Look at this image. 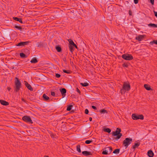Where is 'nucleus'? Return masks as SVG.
<instances>
[{"label":"nucleus","mask_w":157,"mask_h":157,"mask_svg":"<svg viewBox=\"0 0 157 157\" xmlns=\"http://www.w3.org/2000/svg\"><path fill=\"white\" fill-rule=\"evenodd\" d=\"M120 149H115L113 152V153L114 154H117L119 153Z\"/></svg>","instance_id":"obj_33"},{"label":"nucleus","mask_w":157,"mask_h":157,"mask_svg":"<svg viewBox=\"0 0 157 157\" xmlns=\"http://www.w3.org/2000/svg\"><path fill=\"white\" fill-rule=\"evenodd\" d=\"M85 113L86 114H88L89 113V110L87 109H86L85 110Z\"/></svg>","instance_id":"obj_42"},{"label":"nucleus","mask_w":157,"mask_h":157,"mask_svg":"<svg viewBox=\"0 0 157 157\" xmlns=\"http://www.w3.org/2000/svg\"><path fill=\"white\" fill-rule=\"evenodd\" d=\"M13 19L16 21H19L20 23L21 24L23 23V22L22 21V18H19L17 17H13Z\"/></svg>","instance_id":"obj_16"},{"label":"nucleus","mask_w":157,"mask_h":157,"mask_svg":"<svg viewBox=\"0 0 157 157\" xmlns=\"http://www.w3.org/2000/svg\"><path fill=\"white\" fill-rule=\"evenodd\" d=\"M104 132L110 133L111 132V130L109 128H104L103 129Z\"/></svg>","instance_id":"obj_26"},{"label":"nucleus","mask_w":157,"mask_h":157,"mask_svg":"<svg viewBox=\"0 0 157 157\" xmlns=\"http://www.w3.org/2000/svg\"><path fill=\"white\" fill-rule=\"evenodd\" d=\"M43 98L45 101H47L49 99V97L45 94H44L43 95Z\"/></svg>","instance_id":"obj_21"},{"label":"nucleus","mask_w":157,"mask_h":157,"mask_svg":"<svg viewBox=\"0 0 157 157\" xmlns=\"http://www.w3.org/2000/svg\"><path fill=\"white\" fill-rule=\"evenodd\" d=\"M51 95L52 96H55V94L54 92L52 91L51 92Z\"/></svg>","instance_id":"obj_46"},{"label":"nucleus","mask_w":157,"mask_h":157,"mask_svg":"<svg viewBox=\"0 0 157 157\" xmlns=\"http://www.w3.org/2000/svg\"><path fill=\"white\" fill-rule=\"evenodd\" d=\"M154 44H155L157 45V40H154L151 41L150 42V45H153Z\"/></svg>","instance_id":"obj_32"},{"label":"nucleus","mask_w":157,"mask_h":157,"mask_svg":"<svg viewBox=\"0 0 157 157\" xmlns=\"http://www.w3.org/2000/svg\"><path fill=\"white\" fill-rule=\"evenodd\" d=\"M150 2L152 5H153L154 4V0H150Z\"/></svg>","instance_id":"obj_43"},{"label":"nucleus","mask_w":157,"mask_h":157,"mask_svg":"<svg viewBox=\"0 0 157 157\" xmlns=\"http://www.w3.org/2000/svg\"><path fill=\"white\" fill-rule=\"evenodd\" d=\"M122 58L127 60H131L133 59V56L131 54H124L122 55Z\"/></svg>","instance_id":"obj_6"},{"label":"nucleus","mask_w":157,"mask_h":157,"mask_svg":"<svg viewBox=\"0 0 157 157\" xmlns=\"http://www.w3.org/2000/svg\"><path fill=\"white\" fill-rule=\"evenodd\" d=\"M144 38L143 35H139L136 38V39L138 41H141Z\"/></svg>","instance_id":"obj_13"},{"label":"nucleus","mask_w":157,"mask_h":157,"mask_svg":"<svg viewBox=\"0 0 157 157\" xmlns=\"http://www.w3.org/2000/svg\"><path fill=\"white\" fill-rule=\"evenodd\" d=\"M102 154L106 155L108 154V151H107V149L103 151L102 152Z\"/></svg>","instance_id":"obj_36"},{"label":"nucleus","mask_w":157,"mask_h":157,"mask_svg":"<svg viewBox=\"0 0 157 157\" xmlns=\"http://www.w3.org/2000/svg\"><path fill=\"white\" fill-rule=\"evenodd\" d=\"M29 42V41L21 42L18 43L16 45L18 46H24L25 45H27Z\"/></svg>","instance_id":"obj_10"},{"label":"nucleus","mask_w":157,"mask_h":157,"mask_svg":"<svg viewBox=\"0 0 157 157\" xmlns=\"http://www.w3.org/2000/svg\"><path fill=\"white\" fill-rule=\"evenodd\" d=\"M106 149H107V151H108V154H110L113 151V148L111 147H108L106 148Z\"/></svg>","instance_id":"obj_17"},{"label":"nucleus","mask_w":157,"mask_h":157,"mask_svg":"<svg viewBox=\"0 0 157 157\" xmlns=\"http://www.w3.org/2000/svg\"><path fill=\"white\" fill-rule=\"evenodd\" d=\"M62 59H63V61H64V62H66L67 60H66V57L64 56V57H63L62 58Z\"/></svg>","instance_id":"obj_45"},{"label":"nucleus","mask_w":157,"mask_h":157,"mask_svg":"<svg viewBox=\"0 0 157 157\" xmlns=\"http://www.w3.org/2000/svg\"><path fill=\"white\" fill-rule=\"evenodd\" d=\"M44 157H48V156L47 155H45L44 156Z\"/></svg>","instance_id":"obj_55"},{"label":"nucleus","mask_w":157,"mask_h":157,"mask_svg":"<svg viewBox=\"0 0 157 157\" xmlns=\"http://www.w3.org/2000/svg\"><path fill=\"white\" fill-rule=\"evenodd\" d=\"M132 118L134 120L140 119L143 120L144 119V116L142 115H138L135 113L132 114Z\"/></svg>","instance_id":"obj_5"},{"label":"nucleus","mask_w":157,"mask_h":157,"mask_svg":"<svg viewBox=\"0 0 157 157\" xmlns=\"http://www.w3.org/2000/svg\"><path fill=\"white\" fill-rule=\"evenodd\" d=\"M154 15L155 17L157 18V12H156L155 11H154Z\"/></svg>","instance_id":"obj_47"},{"label":"nucleus","mask_w":157,"mask_h":157,"mask_svg":"<svg viewBox=\"0 0 157 157\" xmlns=\"http://www.w3.org/2000/svg\"><path fill=\"white\" fill-rule=\"evenodd\" d=\"M76 91L79 94V95L81 94V93L80 91L78 89V88H76Z\"/></svg>","instance_id":"obj_41"},{"label":"nucleus","mask_w":157,"mask_h":157,"mask_svg":"<svg viewBox=\"0 0 157 157\" xmlns=\"http://www.w3.org/2000/svg\"><path fill=\"white\" fill-rule=\"evenodd\" d=\"M0 103L2 105L6 106L8 105L9 104L8 102L2 100H0Z\"/></svg>","instance_id":"obj_15"},{"label":"nucleus","mask_w":157,"mask_h":157,"mask_svg":"<svg viewBox=\"0 0 157 157\" xmlns=\"http://www.w3.org/2000/svg\"><path fill=\"white\" fill-rule=\"evenodd\" d=\"M21 100H22V101H24L25 102V100L23 98H21Z\"/></svg>","instance_id":"obj_53"},{"label":"nucleus","mask_w":157,"mask_h":157,"mask_svg":"<svg viewBox=\"0 0 157 157\" xmlns=\"http://www.w3.org/2000/svg\"><path fill=\"white\" fill-rule=\"evenodd\" d=\"M22 119L25 122L29 124H32L33 123V122L29 116H25L22 117Z\"/></svg>","instance_id":"obj_7"},{"label":"nucleus","mask_w":157,"mask_h":157,"mask_svg":"<svg viewBox=\"0 0 157 157\" xmlns=\"http://www.w3.org/2000/svg\"><path fill=\"white\" fill-rule=\"evenodd\" d=\"M14 27L20 30H21L22 29V28L21 27L17 25H15Z\"/></svg>","instance_id":"obj_38"},{"label":"nucleus","mask_w":157,"mask_h":157,"mask_svg":"<svg viewBox=\"0 0 157 157\" xmlns=\"http://www.w3.org/2000/svg\"><path fill=\"white\" fill-rule=\"evenodd\" d=\"M50 133V136H51V137L52 138L54 136V134L52 132H51Z\"/></svg>","instance_id":"obj_48"},{"label":"nucleus","mask_w":157,"mask_h":157,"mask_svg":"<svg viewBox=\"0 0 157 157\" xmlns=\"http://www.w3.org/2000/svg\"><path fill=\"white\" fill-rule=\"evenodd\" d=\"M76 149L77 150L78 152L79 153H80L81 152V150L80 149V146L78 144L77 145Z\"/></svg>","instance_id":"obj_34"},{"label":"nucleus","mask_w":157,"mask_h":157,"mask_svg":"<svg viewBox=\"0 0 157 157\" xmlns=\"http://www.w3.org/2000/svg\"><path fill=\"white\" fill-rule=\"evenodd\" d=\"M15 86L14 91L16 92H18L21 87V83L19 79L17 77H15L14 82Z\"/></svg>","instance_id":"obj_3"},{"label":"nucleus","mask_w":157,"mask_h":157,"mask_svg":"<svg viewBox=\"0 0 157 157\" xmlns=\"http://www.w3.org/2000/svg\"><path fill=\"white\" fill-rule=\"evenodd\" d=\"M99 111L101 114H105V113H108L107 111L104 109L102 110H100Z\"/></svg>","instance_id":"obj_30"},{"label":"nucleus","mask_w":157,"mask_h":157,"mask_svg":"<svg viewBox=\"0 0 157 157\" xmlns=\"http://www.w3.org/2000/svg\"><path fill=\"white\" fill-rule=\"evenodd\" d=\"M140 144V143H135L134 145L132 146V148L133 149H135L136 148L138 147Z\"/></svg>","instance_id":"obj_22"},{"label":"nucleus","mask_w":157,"mask_h":157,"mask_svg":"<svg viewBox=\"0 0 157 157\" xmlns=\"http://www.w3.org/2000/svg\"><path fill=\"white\" fill-rule=\"evenodd\" d=\"M59 90L62 96L65 97L66 95L67 90L65 88H60L59 89Z\"/></svg>","instance_id":"obj_9"},{"label":"nucleus","mask_w":157,"mask_h":157,"mask_svg":"<svg viewBox=\"0 0 157 157\" xmlns=\"http://www.w3.org/2000/svg\"><path fill=\"white\" fill-rule=\"evenodd\" d=\"M128 14L129 15L132 16V12L131 10H129L128 12Z\"/></svg>","instance_id":"obj_49"},{"label":"nucleus","mask_w":157,"mask_h":157,"mask_svg":"<svg viewBox=\"0 0 157 157\" xmlns=\"http://www.w3.org/2000/svg\"><path fill=\"white\" fill-rule=\"evenodd\" d=\"M144 88L148 90H152V89L151 88L150 86L149 85L145 84L144 85Z\"/></svg>","instance_id":"obj_18"},{"label":"nucleus","mask_w":157,"mask_h":157,"mask_svg":"<svg viewBox=\"0 0 157 157\" xmlns=\"http://www.w3.org/2000/svg\"><path fill=\"white\" fill-rule=\"evenodd\" d=\"M147 154L148 156L149 157H153L154 155V154L151 150H149L147 152Z\"/></svg>","instance_id":"obj_14"},{"label":"nucleus","mask_w":157,"mask_h":157,"mask_svg":"<svg viewBox=\"0 0 157 157\" xmlns=\"http://www.w3.org/2000/svg\"><path fill=\"white\" fill-rule=\"evenodd\" d=\"M122 66L127 67H128V64L127 63H124L122 64Z\"/></svg>","instance_id":"obj_39"},{"label":"nucleus","mask_w":157,"mask_h":157,"mask_svg":"<svg viewBox=\"0 0 157 157\" xmlns=\"http://www.w3.org/2000/svg\"><path fill=\"white\" fill-rule=\"evenodd\" d=\"M91 107H92V108L93 109H95V110L96 109H97V107H96V106H94V105H92Z\"/></svg>","instance_id":"obj_50"},{"label":"nucleus","mask_w":157,"mask_h":157,"mask_svg":"<svg viewBox=\"0 0 157 157\" xmlns=\"http://www.w3.org/2000/svg\"><path fill=\"white\" fill-rule=\"evenodd\" d=\"M38 62L37 59L36 58H33L30 61L32 63H35Z\"/></svg>","instance_id":"obj_20"},{"label":"nucleus","mask_w":157,"mask_h":157,"mask_svg":"<svg viewBox=\"0 0 157 157\" xmlns=\"http://www.w3.org/2000/svg\"><path fill=\"white\" fill-rule=\"evenodd\" d=\"M68 41L69 42V45L74 46L75 44L73 41L71 39L68 40Z\"/></svg>","instance_id":"obj_23"},{"label":"nucleus","mask_w":157,"mask_h":157,"mask_svg":"<svg viewBox=\"0 0 157 157\" xmlns=\"http://www.w3.org/2000/svg\"><path fill=\"white\" fill-rule=\"evenodd\" d=\"M68 46L70 52H73V51L74 50V46L71 45H69Z\"/></svg>","instance_id":"obj_28"},{"label":"nucleus","mask_w":157,"mask_h":157,"mask_svg":"<svg viewBox=\"0 0 157 157\" xmlns=\"http://www.w3.org/2000/svg\"><path fill=\"white\" fill-rule=\"evenodd\" d=\"M92 142V140H86L85 141V143L86 144H89Z\"/></svg>","instance_id":"obj_37"},{"label":"nucleus","mask_w":157,"mask_h":157,"mask_svg":"<svg viewBox=\"0 0 157 157\" xmlns=\"http://www.w3.org/2000/svg\"><path fill=\"white\" fill-rule=\"evenodd\" d=\"M61 75L59 74L56 73V77L57 78H59L60 77Z\"/></svg>","instance_id":"obj_40"},{"label":"nucleus","mask_w":157,"mask_h":157,"mask_svg":"<svg viewBox=\"0 0 157 157\" xmlns=\"http://www.w3.org/2000/svg\"><path fill=\"white\" fill-rule=\"evenodd\" d=\"M56 49L58 52H61L62 51V49L60 45H57L55 47Z\"/></svg>","instance_id":"obj_19"},{"label":"nucleus","mask_w":157,"mask_h":157,"mask_svg":"<svg viewBox=\"0 0 157 157\" xmlns=\"http://www.w3.org/2000/svg\"><path fill=\"white\" fill-rule=\"evenodd\" d=\"M139 0H134V2L135 4H137L138 3Z\"/></svg>","instance_id":"obj_44"},{"label":"nucleus","mask_w":157,"mask_h":157,"mask_svg":"<svg viewBox=\"0 0 157 157\" xmlns=\"http://www.w3.org/2000/svg\"><path fill=\"white\" fill-rule=\"evenodd\" d=\"M131 86L129 83L124 82L122 88L121 89V93L122 94L125 93L126 91H128L130 89Z\"/></svg>","instance_id":"obj_2"},{"label":"nucleus","mask_w":157,"mask_h":157,"mask_svg":"<svg viewBox=\"0 0 157 157\" xmlns=\"http://www.w3.org/2000/svg\"><path fill=\"white\" fill-rule=\"evenodd\" d=\"M24 82L25 86L30 91H33V88L27 81H25Z\"/></svg>","instance_id":"obj_8"},{"label":"nucleus","mask_w":157,"mask_h":157,"mask_svg":"<svg viewBox=\"0 0 157 157\" xmlns=\"http://www.w3.org/2000/svg\"><path fill=\"white\" fill-rule=\"evenodd\" d=\"M63 71L64 73L67 74H70L71 73H72V71H70V70H66L65 69H63Z\"/></svg>","instance_id":"obj_31"},{"label":"nucleus","mask_w":157,"mask_h":157,"mask_svg":"<svg viewBox=\"0 0 157 157\" xmlns=\"http://www.w3.org/2000/svg\"><path fill=\"white\" fill-rule=\"evenodd\" d=\"M121 130L120 128H117L115 132H113L112 135L113 136H116L114 138V139L116 140H118L122 136V134L121 133Z\"/></svg>","instance_id":"obj_1"},{"label":"nucleus","mask_w":157,"mask_h":157,"mask_svg":"<svg viewBox=\"0 0 157 157\" xmlns=\"http://www.w3.org/2000/svg\"><path fill=\"white\" fill-rule=\"evenodd\" d=\"M132 141V139L131 138H126L123 142V145L126 149Z\"/></svg>","instance_id":"obj_4"},{"label":"nucleus","mask_w":157,"mask_h":157,"mask_svg":"<svg viewBox=\"0 0 157 157\" xmlns=\"http://www.w3.org/2000/svg\"><path fill=\"white\" fill-rule=\"evenodd\" d=\"M148 26L150 27L157 28V24H155L150 23L148 24Z\"/></svg>","instance_id":"obj_27"},{"label":"nucleus","mask_w":157,"mask_h":157,"mask_svg":"<svg viewBox=\"0 0 157 157\" xmlns=\"http://www.w3.org/2000/svg\"><path fill=\"white\" fill-rule=\"evenodd\" d=\"M73 46H74V47H75L76 49L78 48L77 46L75 44V45H74Z\"/></svg>","instance_id":"obj_51"},{"label":"nucleus","mask_w":157,"mask_h":157,"mask_svg":"<svg viewBox=\"0 0 157 157\" xmlns=\"http://www.w3.org/2000/svg\"><path fill=\"white\" fill-rule=\"evenodd\" d=\"M80 84L83 87L87 86L89 85V83L87 82L80 83Z\"/></svg>","instance_id":"obj_29"},{"label":"nucleus","mask_w":157,"mask_h":157,"mask_svg":"<svg viewBox=\"0 0 157 157\" xmlns=\"http://www.w3.org/2000/svg\"><path fill=\"white\" fill-rule=\"evenodd\" d=\"M82 154L85 156H88L89 155H92L91 152L88 151H82Z\"/></svg>","instance_id":"obj_12"},{"label":"nucleus","mask_w":157,"mask_h":157,"mask_svg":"<svg viewBox=\"0 0 157 157\" xmlns=\"http://www.w3.org/2000/svg\"><path fill=\"white\" fill-rule=\"evenodd\" d=\"M72 106L73 105H68L67 107V110L68 111H70L71 110L72 107Z\"/></svg>","instance_id":"obj_35"},{"label":"nucleus","mask_w":157,"mask_h":157,"mask_svg":"<svg viewBox=\"0 0 157 157\" xmlns=\"http://www.w3.org/2000/svg\"><path fill=\"white\" fill-rule=\"evenodd\" d=\"M89 120L90 121H92V118L91 117H90L89 118Z\"/></svg>","instance_id":"obj_52"},{"label":"nucleus","mask_w":157,"mask_h":157,"mask_svg":"<svg viewBox=\"0 0 157 157\" xmlns=\"http://www.w3.org/2000/svg\"><path fill=\"white\" fill-rule=\"evenodd\" d=\"M65 97L63 96L62 98L59 100V104H62L65 103L67 100V99L64 98Z\"/></svg>","instance_id":"obj_11"},{"label":"nucleus","mask_w":157,"mask_h":157,"mask_svg":"<svg viewBox=\"0 0 157 157\" xmlns=\"http://www.w3.org/2000/svg\"><path fill=\"white\" fill-rule=\"evenodd\" d=\"M20 56L21 58H25L27 57V56L25 55L23 52L20 53Z\"/></svg>","instance_id":"obj_24"},{"label":"nucleus","mask_w":157,"mask_h":157,"mask_svg":"<svg viewBox=\"0 0 157 157\" xmlns=\"http://www.w3.org/2000/svg\"><path fill=\"white\" fill-rule=\"evenodd\" d=\"M36 45L38 47H43L44 44H43V43L42 42H37L36 43Z\"/></svg>","instance_id":"obj_25"},{"label":"nucleus","mask_w":157,"mask_h":157,"mask_svg":"<svg viewBox=\"0 0 157 157\" xmlns=\"http://www.w3.org/2000/svg\"><path fill=\"white\" fill-rule=\"evenodd\" d=\"M10 89H11V88H10V87H8L7 88V89H8V90H10Z\"/></svg>","instance_id":"obj_54"}]
</instances>
